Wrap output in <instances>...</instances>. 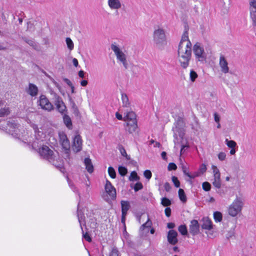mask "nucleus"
Returning a JSON list of instances; mask_svg holds the SVG:
<instances>
[{
  "label": "nucleus",
  "instance_id": "f257e3e1",
  "mask_svg": "<svg viewBox=\"0 0 256 256\" xmlns=\"http://www.w3.org/2000/svg\"><path fill=\"white\" fill-rule=\"evenodd\" d=\"M192 43L188 38V32L186 30L182 35L178 50V62L180 66L184 69L187 68L189 65L192 57Z\"/></svg>",
  "mask_w": 256,
  "mask_h": 256
},
{
  "label": "nucleus",
  "instance_id": "f03ea898",
  "mask_svg": "<svg viewBox=\"0 0 256 256\" xmlns=\"http://www.w3.org/2000/svg\"><path fill=\"white\" fill-rule=\"evenodd\" d=\"M38 153L42 158L48 160L60 172H64L62 160L58 152H54L48 146L44 145L39 148Z\"/></svg>",
  "mask_w": 256,
  "mask_h": 256
},
{
  "label": "nucleus",
  "instance_id": "7ed1b4c3",
  "mask_svg": "<svg viewBox=\"0 0 256 256\" xmlns=\"http://www.w3.org/2000/svg\"><path fill=\"white\" fill-rule=\"evenodd\" d=\"M153 41L156 46L161 48L166 44V36L164 30L160 26L154 28Z\"/></svg>",
  "mask_w": 256,
  "mask_h": 256
},
{
  "label": "nucleus",
  "instance_id": "20e7f679",
  "mask_svg": "<svg viewBox=\"0 0 256 256\" xmlns=\"http://www.w3.org/2000/svg\"><path fill=\"white\" fill-rule=\"evenodd\" d=\"M110 48L114 52L118 62L122 64L126 70L128 69V64L126 51L123 52L119 46L117 45L116 42L112 44Z\"/></svg>",
  "mask_w": 256,
  "mask_h": 256
},
{
  "label": "nucleus",
  "instance_id": "39448f33",
  "mask_svg": "<svg viewBox=\"0 0 256 256\" xmlns=\"http://www.w3.org/2000/svg\"><path fill=\"white\" fill-rule=\"evenodd\" d=\"M192 50L196 59L198 61L202 63H204L206 61L207 54L201 43L196 42L194 44L192 47Z\"/></svg>",
  "mask_w": 256,
  "mask_h": 256
},
{
  "label": "nucleus",
  "instance_id": "423d86ee",
  "mask_svg": "<svg viewBox=\"0 0 256 256\" xmlns=\"http://www.w3.org/2000/svg\"><path fill=\"white\" fill-rule=\"evenodd\" d=\"M243 206V202L240 198H236L229 206L228 213L232 216H236L240 213Z\"/></svg>",
  "mask_w": 256,
  "mask_h": 256
},
{
  "label": "nucleus",
  "instance_id": "0eeeda50",
  "mask_svg": "<svg viewBox=\"0 0 256 256\" xmlns=\"http://www.w3.org/2000/svg\"><path fill=\"white\" fill-rule=\"evenodd\" d=\"M38 105L44 110L50 112L54 109L53 105L44 95H41L38 102Z\"/></svg>",
  "mask_w": 256,
  "mask_h": 256
},
{
  "label": "nucleus",
  "instance_id": "6e6552de",
  "mask_svg": "<svg viewBox=\"0 0 256 256\" xmlns=\"http://www.w3.org/2000/svg\"><path fill=\"white\" fill-rule=\"evenodd\" d=\"M52 94L53 95L54 103L56 106L57 110L60 113L63 114L66 110V106L62 101V98L55 92H52Z\"/></svg>",
  "mask_w": 256,
  "mask_h": 256
},
{
  "label": "nucleus",
  "instance_id": "1a4fd4ad",
  "mask_svg": "<svg viewBox=\"0 0 256 256\" xmlns=\"http://www.w3.org/2000/svg\"><path fill=\"white\" fill-rule=\"evenodd\" d=\"M58 136L60 144L66 150V154H68L70 151V144L67 136L64 132H59Z\"/></svg>",
  "mask_w": 256,
  "mask_h": 256
},
{
  "label": "nucleus",
  "instance_id": "9d476101",
  "mask_svg": "<svg viewBox=\"0 0 256 256\" xmlns=\"http://www.w3.org/2000/svg\"><path fill=\"white\" fill-rule=\"evenodd\" d=\"M11 112L9 106L4 100H0V117H4L8 116Z\"/></svg>",
  "mask_w": 256,
  "mask_h": 256
},
{
  "label": "nucleus",
  "instance_id": "9b49d317",
  "mask_svg": "<svg viewBox=\"0 0 256 256\" xmlns=\"http://www.w3.org/2000/svg\"><path fill=\"white\" fill-rule=\"evenodd\" d=\"M105 190L112 200H114L116 198V190L108 180H106V182Z\"/></svg>",
  "mask_w": 256,
  "mask_h": 256
},
{
  "label": "nucleus",
  "instance_id": "f8f14e48",
  "mask_svg": "<svg viewBox=\"0 0 256 256\" xmlns=\"http://www.w3.org/2000/svg\"><path fill=\"white\" fill-rule=\"evenodd\" d=\"M250 18L252 19L253 25L256 27V0H250Z\"/></svg>",
  "mask_w": 256,
  "mask_h": 256
},
{
  "label": "nucleus",
  "instance_id": "ddd939ff",
  "mask_svg": "<svg viewBox=\"0 0 256 256\" xmlns=\"http://www.w3.org/2000/svg\"><path fill=\"white\" fill-rule=\"evenodd\" d=\"M124 128L126 132H128L130 134H133L138 130L137 122H132L131 121L126 122Z\"/></svg>",
  "mask_w": 256,
  "mask_h": 256
},
{
  "label": "nucleus",
  "instance_id": "4468645a",
  "mask_svg": "<svg viewBox=\"0 0 256 256\" xmlns=\"http://www.w3.org/2000/svg\"><path fill=\"white\" fill-rule=\"evenodd\" d=\"M28 122L34 130L36 138L38 140H42V138L44 137V132L39 130L36 124L32 122L30 120H29Z\"/></svg>",
  "mask_w": 256,
  "mask_h": 256
},
{
  "label": "nucleus",
  "instance_id": "2eb2a0df",
  "mask_svg": "<svg viewBox=\"0 0 256 256\" xmlns=\"http://www.w3.org/2000/svg\"><path fill=\"white\" fill-rule=\"evenodd\" d=\"M82 140L79 134L75 136L72 144V149L76 152L80 151L82 149Z\"/></svg>",
  "mask_w": 256,
  "mask_h": 256
},
{
  "label": "nucleus",
  "instance_id": "dca6fc26",
  "mask_svg": "<svg viewBox=\"0 0 256 256\" xmlns=\"http://www.w3.org/2000/svg\"><path fill=\"white\" fill-rule=\"evenodd\" d=\"M177 236L178 232L176 230H169L167 236L168 242L172 245L176 244L178 242Z\"/></svg>",
  "mask_w": 256,
  "mask_h": 256
},
{
  "label": "nucleus",
  "instance_id": "f3484780",
  "mask_svg": "<svg viewBox=\"0 0 256 256\" xmlns=\"http://www.w3.org/2000/svg\"><path fill=\"white\" fill-rule=\"evenodd\" d=\"M219 65L221 71L223 73L227 74L228 72L229 68L228 66V62L223 55H221L220 57Z\"/></svg>",
  "mask_w": 256,
  "mask_h": 256
},
{
  "label": "nucleus",
  "instance_id": "a211bd4d",
  "mask_svg": "<svg viewBox=\"0 0 256 256\" xmlns=\"http://www.w3.org/2000/svg\"><path fill=\"white\" fill-rule=\"evenodd\" d=\"M190 232L193 235L197 234L199 232V224L198 220H194L190 222Z\"/></svg>",
  "mask_w": 256,
  "mask_h": 256
},
{
  "label": "nucleus",
  "instance_id": "6ab92c4d",
  "mask_svg": "<svg viewBox=\"0 0 256 256\" xmlns=\"http://www.w3.org/2000/svg\"><path fill=\"white\" fill-rule=\"evenodd\" d=\"M38 88L33 84L30 83L28 88L26 89V92L31 96H36L38 94Z\"/></svg>",
  "mask_w": 256,
  "mask_h": 256
},
{
  "label": "nucleus",
  "instance_id": "aec40b11",
  "mask_svg": "<svg viewBox=\"0 0 256 256\" xmlns=\"http://www.w3.org/2000/svg\"><path fill=\"white\" fill-rule=\"evenodd\" d=\"M181 122H182L180 121L178 122L176 126L172 128V130L174 133V137L175 139H178V136L181 138H182L184 136L183 128L178 126V125L180 124Z\"/></svg>",
  "mask_w": 256,
  "mask_h": 256
},
{
  "label": "nucleus",
  "instance_id": "412c9836",
  "mask_svg": "<svg viewBox=\"0 0 256 256\" xmlns=\"http://www.w3.org/2000/svg\"><path fill=\"white\" fill-rule=\"evenodd\" d=\"M108 4L111 10H116L121 8L122 4L120 0H108Z\"/></svg>",
  "mask_w": 256,
  "mask_h": 256
},
{
  "label": "nucleus",
  "instance_id": "4be33fe9",
  "mask_svg": "<svg viewBox=\"0 0 256 256\" xmlns=\"http://www.w3.org/2000/svg\"><path fill=\"white\" fill-rule=\"evenodd\" d=\"M18 124L15 123L14 121L8 122L7 123L6 130L8 132L11 134L12 135L14 134V132H15L16 134H17L16 132L18 128Z\"/></svg>",
  "mask_w": 256,
  "mask_h": 256
},
{
  "label": "nucleus",
  "instance_id": "5701e85b",
  "mask_svg": "<svg viewBox=\"0 0 256 256\" xmlns=\"http://www.w3.org/2000/svg\"><path fill=\"white\" fill-rule=\"evenodd\" d=\"M202 222V228L203 229L210 230L212 228V222L208 218H204Z\"/></svg>",
  "mask_w": 256,
  "mask_h": 256
},
{
  "label": "nucleus",
  "instance_id": "b1692460",
  "mask_svg": "<svg viewBox=\"0 0 256 256\" xmlns=\"http://www.w3.org/2000/svg\"><path fill=\"white\" fill-rule=\"evenodd\" d=\"M124 121L126 122L131 121L132 122H137L136 114L133 112H128L126 116L124 117Z\"/></svg>",
  "mask_w": 256,
  "mask_h": 256
},
{
  "label": "nucleus",
  "instance_id": "393cba45",
  "mask_svg": "<svg viewBox=\"0 0 256 256\" xmlns=\"http://www.w3.org/2000/svg\"><path fill=\"white\" fill-rule=\"evenodd\" d=\"M84 163L87 171L89 173H92L94 171V167L91 160L88 158H86L84 159Z\"/></svg>",
  "mask_w": 256,
  "mask_h": 256
},
{
  "label": "nucleus",
  "instance_id": "a878e982",
  "mask_svg": "<svg viewBox=\"0 0 256 256\" xmlns=\"http://www.w3.org/2000/svg\"><path fill=\"white\" fill-rule=\"evenodd\" d=\"M121 206L122 215H126L127 212L130 208L129 202L127 201L122 200Z\"/></svg>",
  "mask_w": 256,
  "mask_h": 256
},
{
  "label": "nucleus",
  "instance_id": "bb28decb",
  "mask_svg": "<svg viewBox=\"0 0 256 256\" xmlns=\"http://www.w3.org/2000/svg\"><path fill=\"white\" fill-rule=\"evenodd\" d=\"M212 183L214 187L217 188H220L222 186L220 176H214Z\"/></svg>",
  "mask_w": 256,
  "mask_h": 256
},
{
  "label": "nucleus",
  "instance_id": "cd10ccee",
  "mask_svg": "<svg viewBox=\"0 0 256 256\" xmlns=\"http://www.w3.org/2000/svg\"><path fill=\"white\" fill-rule=\"evenodd\" d=\"M63 120L64 124L66 126V127L69 129H72V122L70 118L66 114H64L63 116Z\"/></svg>",
  "mask_w": 256,
  "mask_h": 256
},
{
  "label": "nucleus",
  "instance_id": "c85d7f7f",
  "mask_svg": "<svg viewBox=\"0 0 256 256\" xmlns=\"http://www.w3.org/2000/svg\"><path fill=\"white\" fill-rule=\"evenodd\" d=\"M178 194L180 200L183 202H186L187 198L184 190L180 188L178 192Z\"/></svg>",
  "mask_w": 256,
  "mask_h": 256
},
{
  "label": "nucleus",
  "instance_id": "c756f323",
  "mask_svg": "<svg viewBox=\"0 0 256 256\" xmlns=\"http://www.w3.org/2000/svg\"><path fill=\"white\" fill-rule=\"evenodd\" d=\"M122 100L123 106L128 107L130 106L128 98L126 94H122Z\"/></svg>",
  "mask_w": 256,
  "mask_h": 256
},
{
  "label": "nucleus",
  "instance_id": "7c9ffc66",
  "mask_svg": "<svg viewBox=\"0 0 256 256\" xmlns=\"http://www.w3.org/2000/svg\"><path fill=\"white\" fill-rule=\"evenodd\" d=\"M24 41L28 44L30 46L32 47L34 49L38 50V44L32 40H28L26 38H22Z\"/></svg>",
  "mask_w": 256,
  "mask_h": 256
},
{
  "label": "nucleus",
  "instance_id": "2f4dec72",
  "mask_svg": "<svg viewBox=\"0 0 256 256\" xmlns=\"http://www.w3.org/2000/svg\"><path fill=\"white\" fill-rule=\"evenodd\" d=\"M147 218H148L147 221L145 223H144L143 224H142V226H140V230H144V228H148L151 227V226L152 225V222L150 220L148 215L147 216Z\"/></svg>",
  "mask_w": 256,
  "mask_h": 256
},
{
  "label": "nucleus",
  "instance_id": "473e14b6",
  "mask_svg": "<svg viewBox=\"0 0 256 256\" xmlns=\"http://www.w3.org/2000/svg\"><path fill=\"white\" fill-rule=\"evenodd\" d=\"M88 224L89 225L90 228H96L97 226V222L95 218L92 217V218H90L89 221L88 222Z\"/></svg>",
  "mask_w": 256,
  "mask_h": 256
},
{
  "label": "nucleus",
  "instance_id": "72a5a7b5",
  "mask_svg": "<svg viewBox=\"0 0 256 256\" xmlns=\"http://www.w3.org/2000/svg\"><path fill=\"white\" fill-rule=\"evenodd\" d=\"M214 218L215 222H220L222 220V216L221 212H215L214 213Z\"/></svg>",
  "mask_w": 256,
  "mask_h": 256
},
{
  "label": "nucleus",
  "instance_id": "f704fd0d",
  "mask_svg": "<svg viewBox=\"0 0 256 256\" xmlns=\"http://www.w3.org/2000/svg\"><path fill=\"white\" fill-rule=\"evenodd\" d=\"M78 222H80V226L82 227V224L83 221H84V216L82 212L80 210L78 207Z\"/></svg>",
  "mask_w": 256,
  "mask_h": 256
},
{
  "label": "nucleus",
  "instance_id": "c9c22d12",
  "mask_svg": "<svg viewBox=\"0 0 256 256\" xmlns=\"http://www.w3.org/2000/svg\"><path fill=\"white\" fill-rule=\"evenodd\" d=\"M178 231L183 236L186 235L188 234V230L186 227L185 225H180L178 227Z\"/></svg>",
  "mask_w": 256,
  "mask_h": 256
},
{
  "label": "nucleus",
  "instance_id": "e433bc0d",
  "mask_svg": "<svg viewBox=\"0 0 256 256\" xmlns=\"http://www.w3.org/2000/svg\"><path fill=\"white\" fill-rule=\"evenodd\" d=\"M171 204V201L166 198H162L161 200V204L164 206H168Z\"/></svg>",
  "mask_w": 256,
  "mask_h": 256
},
{
  "label": "nucleus",
  "instance_id": "4c0bfd02",
  "mask_svg": "<svg viewBox=\"0 0 256 256\" xmlns=\"http://www.w3.org/2000/svg\"><path fill=\"white\" fill-rule=\"evenodd\" d=\"M139 178V176H138L137 173L135 171L132 172L129 177V180L130 181L137 180H138Z\"/></svg>",
  "mask_w": 256,
  "mask_h": 256
},
{
  "label": "nucleus",
  "instance_id": "58836bf2",
  "mask_svg": "<svg viewBox=\"0 0 256 256\" xmlns=\"http://www.w3.org/2000/svg\"><path fill=\"white\" fill-rule=\"evenodd\" d=\"M66 42L68 48L70 50H73L74 45L72 40L70 38H66Z\"/></svg>",
  "mask_w": 256,
  "mask_h": 256
},
{
  "label": "nucleus",
  "instance_id": "ea45409f",
  "mask_svg": "<svg viewBox=\"0 0 256 256\" xmlns=\"http://www.w3.org/2000/svg\"><path fill=\"white\" fill-rule=\"evenodd\" d=\"M108 173L109 176L112 178H115L116 177V173L115 172V170L112 167L110 166L108 168Z\"/></svg>",
  "mask_w": 256,
  "mask_h": 256
},
{
  "label": "nucleus",
  "instance_id": "a19ab883",
  "mask_svg": "<svg viewBox=\"0 0 256 256\" xmlns=\"http://www.w3.org/2000/svg\"><path fill=\"white\" fill-rule=\"evenodd\" d=\"M190 80L192 82H194L198 78V76L196 72L194 70H191L190 74Z\"/></svg>",
  "mask_w": 256,
  "mask_h": 256
},
{
  "label": "nucleus",
  "instance_id": "79ce46f5",
  "mask_svg": "<svg viewBox=\"0 0 256 256\" xmlns=\"http://www.w3.org/2000/svg\"><path fill=\"white\" fill-rule=\"evenodd\" d=\"M118 172L122 176H125L128 170L127 169L122 166H120L118 167Z\"/></svg>",
  "mask_w": 256,
  "mask_h": 256
},
{
  "label": "nucleus",
  "instance_id": "37998d69",
  "mask_svg": "<svg viewBox=\"0 0 256 256\" xmlns=\"http://www.w3.org/2000/svg\"><path fill=\"white\" fill-rule=\"evenodd\" d=\"M226 142L228 146L231 148H234V147L236 146V143L232 140H228V139H226Z\"/></svg>",
  "mask_w": 256,
  "mask_h": 256
},
{
  "label": "nucleus",
  "instance_id": "c03bdc74",
  "mask_svg": "<svg viewBox=\"0 0 256 256\" xmlns=\"http://www.w3.org/2000/svg\"><path fill=\"white\" fill-rule=\"evenodd\" d=\"M202 188L206 192H208L210 190L211 188V185L208 182H204L202 183Z\"/></svg>",
  "mask_w": 256,
  "mask_h": 256
},
{
  "label": "nucleus",
  "instance_id": "a18cd8bd",
  "mask_svg": "<svg viewBox=\"0 0 256 256\" xmlns=\"http://www.w3.org/2000/svg\"><path fill=\"white\" fill-rule=\"evenodd\" d=\"M212 170L214 176H220V170L216 166L212 165Z\"/></svg>",
  "mask_w": 256,
  "mask_h": 256
},
{
  "label": "nucleus",
  "instance_id": "49530a36",
  "mask_svg": "<svg viewBox=\"0 0 256 256\" xmlns=\"http://www.w3.org/2000/svg\"><path fill=\"white\" fill-rule=\"evenodd\" d=\"M109 256H120L118 249L116 248H113L110 253Z\"/></svg>",
  "mask_w": 256,
  "mask_h": 256
},
{
  "label": "nucleus",
  "instance_id": "de8ad7c7",
  "mask_svg": "<svg viewBox=\"0 0 256 256\" xmlns=\"http://www.w3.org/2000/svg\"><path fill=\"white\" fill-rule=\"evenodd\" d=\"M172 181L174 182L175 186L176 188L180 187V182L179 180H178V178L175 176H173L172 177Z\"/></svg>",
  "mask_w": 256,
  "mask_h": 256
},
{
  "label": "nucleus",
  "instance_id": "09e8293b",
  "mask_svg": "<svg viewBox=\"0 0 256 256\" xmlns=\"http://www.w3.org/2000/svg\"><path fill=\"white\" fill-rule=\"evenodd\" d=\"M144 176L149 180L152 176L151 172L150 170H146L144 172Z\"/></svg>",
  "mask_w": 256,
  "mask_h": 256
},
{
  "label": "nucleus",
  "instance_id": "8fccbe9b",
  "mask_svg": "<svg viewBox=\"0 0 256 256\" xmlns=\"http://www.w3.org/2000/svg\"><path fill=\"white\" fill-rule=\"evenodd\" d=\"M142 188L143 186L141 182H137L135 184L134 188L135 192H138V190H142Z\"/></svg>",
  "mask_w": 256,
  "mask_h": 256
},
{
  "label": "nucleus",
  "instance_id": "3c124183",
  "mask_svg": "<svg viewBox=\"0 0 256 256\" xmlns=\"http://www.w3.org/2000/svg\"><path fill=\"white\" fill-rule=\"evenodd\" d=\"M177 168L176 165L173 162H170L168 164V170H176Z\"/></svg>",
  "mask_w": 256,
  "mask_h": 256
},
{
  "label": "nucleus",
  "instance_id": "603ef678",
  "mask_svg": "<svg viewBox=\"0 0 256 256\" xmlns=\"http://www.w3.org/2000/svg\"><path fill=\"white\" fill-rule=\"evenodd\" d=\"M206 170V166L205 164H202L199 168V172L201 174H204Z\"/></svg>",
  "mask_w": 256,
  "mask_h": 256
},
{
  "label": "nucleus",
  "instance_id": "864d4df0",
  "mask_svg": "<svg viewBox=\"0 0 256 256\" xmlns=\"http://www.w3.org/2000/svg\"><path fill=\"white\" fill-rule=\"evenodd\" d=\"M226 154L224 152H220L218 154V158L220 160H224L226 159Z\"/></svg>",
  "mask_w": 256,
  "mask_h": 256
},
{
  "label": "nucleus",
  "instance_id": "5fc2aeb1",
  "mask_svg": "<svg viewBox=\"0 0 256 256\" xmlns=\"http://www.w3.org/2000/svg\"><path fill=\"white\" fill-rule=\"evenodd\" d=\"M182 172H183L184 173V174L185 175H186V176H188L189 178H194V176H192L188 173V170H187V168L186 166H182Z\"/></svg>",
  "mask_w": 256,
  "mask_h": 256
},
{
  "label": "nucleus",
  "instance_id": "6e6d98bb",
  "mask_svg": "<svg viewBox=\"0 0 256 256\" xmlns=\"http://www.w3.org/2000/svg\"><path fill=\"white\" fill-rule=\"evenodd\" d=\"M164 212H165L166 216L167 217H170V214H171V209H170V208H168V207L166 208L165 210H164Z\"/></svg>",
  "mask_w": 256,
  "mask_h": 256
},
{
  "label": "nucleus",
  "instance_id": "4d7b16f0",
  "mask_svg": "<svg viewBox=\"0 0 256 256\" xmlns=\"http://www.w3.org/2000/svg\"><path fill=\"white\" fill-rule=\"evenodd\" d=\"M83 237L86 241L88 242H90L92 241V238L87 232L86 234H83Z\"/></svg>",
  "mask_w": 256,
  "mask_h": 256
},
{
  "label": "nucleus",
  "instance_id": "13d9d810",
  "mask_svg": "<svg viewBox=\"0 0 256 256\" xmlns=\"http://www.w3.org/2000/svg\"><path fill=\"white\" fill-rule=\"evenodd\" d=\"M164 188L166 192H169L171 189V186H170V184L168 182H166L164 184Z\"/></svg>",
  "mask_w": 256,
  "mask_h": 256
},
{
  "label": "nucleus",
  "instance_id": "bf43d9fd",
  "mask_svg": "<svg viewBox=\"0 0 256 256\" xmlns=\"http://www.w3.org/2000/svg\"><path fill=\"white\" fill-rule=\"evenodd\" d=\"M214 118L216 122L218 123L220 122V116L216 112L214 114Z\"/></svg>",
  "mask_w": 256,
  "mask_h": 256
},
{
  "label": "nucleus",
  "instance_id": "052dcab7",
  "mask_svg": "<svg viewBox=\"0 0 256 256\" xmlns=\"http://www.w3.org/2000/svg\"><path fill=\"white\" fill-rule=\"evenodd\" d=\"M64 81L68 86H72V82H70V80H68V78H64Z\"/></svg>",
  "mask_w": 256,
  "mask_h": 256
},
{
  "label": "nucleus",
  "instance_id": "680f3d73",
  "mask_svg": "<svg viewBox=\"0 0 256 256\" xmlns=\"http://www.w3.org/2000/svg\"><path fill=\"white\" fill-rule=\"evenodd\" d=\"M78 75L80 78H84V71L80 70L78 72Z\"/></svg>",
  "mask_w": 256,
  "mask_h": 256
},
{
  "label": "nucleus",
  "instance_id": "e2e57ef3",
  "mask_svg": "<svg viewBox=\"0 0 256 256\" xmlns=\"http://www.w3.org/2000/svg\"><path fill=\"white\" fill-rule=\"evenodd\" d=\"M72 63L74 66L77 67L78 65V62L76 58H74L72 59Z\"/></svg>",
  "mask_w": 256,
  "mask_h": 256
},
{
  "label": "nucleus",
  "instance_id": "0e129e2a",
  "mask_svg": "<svg viewBox=\"0 0 256 256\" xmlns=\"http://www.w3.org/2000/svg\"><path fill=\"white\" fill-rule=\"evenodd\" d=\"M234 236V232L231 231V232H229L228 234L226 236V238H230Z\"/></svg>",
  "mask_w": 256,
  "mask_h": 256
},
{
  "label": "nucleus",
  "instance_id": "69168bd1",
  "mask_svg": "<svg viewBox=\"0 0 256 256\" xmlns=\"http://www.w3.org/2000/svg\"><path fill=\"white\" fill-rule=\"evenodd\" d=\"M174 226H175L174 224L172 222H169L167 224V227L168 228H172L174 227Z\"/></svg>",
  "mask_w": 256,
  "mask_h": 256
},
{
  "label": "nucleus",
  "instance_id": "338daca9",
  "mask_svg": "<svg viewBox=\"0 0 256 256\" xmlns=\"http://www.w3.org/2000/svg\"><path fill=\"white\" fill-rule=\"evenodd\" d=\"M88 81L86 80H82L80 82V84L82 86H86L88 84Z\"/></svg>",
  "mask_w": 256,
  "mask_h": 256
},
{
  "label": "nucleus",
  "instance_id": "774afa93",
  "mask_svg": "<svg viewBox=\"0 0 256 256\" xmlns=\"http://www.w3.org/2000/svg\"><path fill=\"white\" fill-rule=\"evenodd\" d=\"M116 116L118 120H122V115L120 114L118 112H116Z\"/></svg>",
  "mask_w": 256,
  "mask_h": 256
}]
</instances>
